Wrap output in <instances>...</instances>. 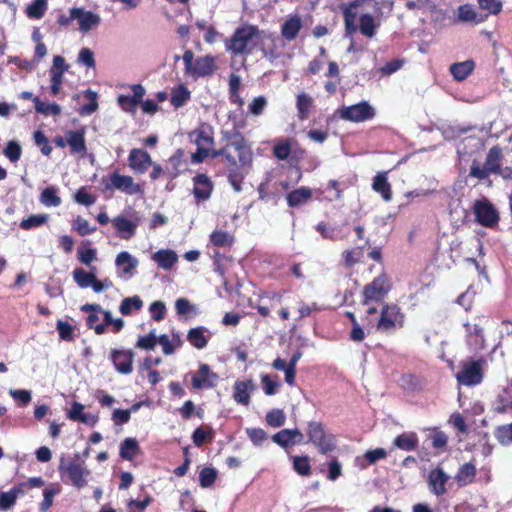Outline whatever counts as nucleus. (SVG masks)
<instances>
[{
  "label": "nucleus",
  "mask_w": 512,
  "mask_h": 512,
  "mask_svg": "<svg viewBox=\"0 0 512 512\" xmlns=\"http://www.w3.org/2000/svg\"><path fill=\"white\" fill-rule=\"evenodd\" d=\"M223 136L227 141L226 145L222 149L210 151L209 155L212 158L223 156L227 161H234V156L237 155L238 162L249 165L252 161V152L242 134L233 129L223 131Z\"/></svg>",
  "instance_id": "nucleus-1"
},
{
  "label": "nucleus",
  "mask_w": 512,
  "mask_h": 512,
  "mask_svg": "<svg viewBox=\"0 0 512 512\" xmlns=\"http://www.w3.org/2000/svg\"><path fill=\"white\" fill-rule=\"evenodd\" d=\"M58 470L62 479L67 477L71 484L78 489L87 484L86 477L90 474L85 466V461L80 458L79 454H75L73 458L62 457Z\"/></svg>",
  "instance_id": "nucleus-2"
},
{
  "label": "nucleus",
  "mask_w": 512,
  "mask_h": 512,
  "mask_svg": "<svg viewBox=\"0 0 512 512\" xmlns=\"http://www.w3.org/2000/svg\"><path fill=\"white\" fill-rule=\"evenodd\" d=\"M306 434L308 442L315 446L320 454L327 455L337 447L336 436L328 432L322 422L309 421Z\"/></svg>",
  "instance_id": "nucleus-3"
},
{
  "label": "nucleus",
  "mask_w": 512,
  "mask_h": 512,
  "mask_svg": "<svg viewBox=\"0 0 512 512\" xmlns=\"http://www.w3.org/2000/svg\"><path fill=\"white\" fill-rule=\"evenodd\" d=\"M101 184L104 191H119L129 196L143 195V187L136 183L133 177L122 175L115 170L112 173L101 178Z\"/></svg>",
  "instance_id": "nucleus-4"
},
{
  "label": "nucleus",
  "mask_w": 512,
  "mask_h": 512,
  "mask_svg": "<svg viewBox=\"0 0 512 512\" xmlns=\"http://www.w3.org/2000/svg\"><path fill=\"white\" fill-rule=\"evenodd\" d=\"M486 360L479 358L461 362V370L455 375L457 382L464 386H475L482 382Z\"/></svg>",
  "instance_id": "nucleus-5"
},
{
  "label": "nucleus",
  "mask_w": 512,
  "mask_h": 512,
  "mask_svg": "<svg viewBox=\"0 0 512 512\" xmlns=\"http://www.w3.org/2000/svg\"><path fill=\"white\" fill-rule=\"evenodd\" d=\"M259 30L254 25H243L238 27L232 37L225 42V48L234 55L247 53V47L254 37H257Z\"/></svg>",
  "instance_id": "nucleus-6"
},
{
  "label": "nucleus",
  "mask_w": 512,
  "mask_h": 512,
  "mask_svg": "<svg viewBox=\"0 0 512 512\" xmlns=\"http://www.w3.org/2000/svg\"><path fill=\"white\" fill-rule=\"evenodd\" d=\"M185 73L193 77H205L214 71V59L211 56H202L194 59L192 50H186L182 56Z\"/></svg>",
  "instance_id": "nucleus-7"
},
{
  "label": "nucleus",
  "mask_w": 512,
  "mask_h": 512,
  "mask_svg": "<svg viewBox=\"0 0 512 512\" xmlns=\"http://www.w3.org/2000/svg\"><path fill=\"white\" fill-rule=\"evenodd\" d=\"M405 316L395 304H385L382 307L377 330L385 333L403 327Z\"/></svg>",
  "instance_id": "nucleus-8"
},
{
  "label": "nucleus",
  "mask_w": 512,
  "mask_h": 512,
  "mask_svg": "<svg viewBox=\"0 0 512 512\" xmlns=\"http://www.w3.org/2000/svg\"><path fill=\"white\" fill-rule=\"evenodd\" d=\"M337 114L342 120L359 123L373 119L375 109L367 101H361L354 105L342 106Z\"/></svg>",
  "instance_id": "nucleus-9"
},
{
  "label": "nucleus",
  "mask_w": 512,
  "mask_h": 512,
  "mask_svg": "<svg viewBox=\"0 0 512 512\" xmlns=\"http://www.w3.org/2000/svg\"><path fill=\"white\" fill-rule=\"evenodd\" d=\"M141 216L137 211H130L129 215L120 214L112 219L117 235L125 240L131 239L141 223Z\"/></svg>",
  "instance_id": "nucleus-10"
},
{
  "label": "nucleus",
  "mask_w": 512,
  "mask_h": 512,
  "mask_svg": "<svg viewBox=\"0 0 512 512\" xmlns=\"http://www.w3.org/2000/svg\"><path fill=\"white\" fill-rule=\"evenodd\" d=\"M390 290V285L386 275L377 276L371 283L367 284L363 290V304L368 305L372 301H381Z\"/></svg>",
  "instance_id": "nucleus-11"
},
{
  "label": "nucleus",
  "mask_w": 512,
  "mask_h": 512,
  "mask_svg": "<svg viewBox=\"0 0 512 512\" xmlns=\"http://www.w3.org/2000/svg\"><path fill=\"white\" fill-rule=\"evenodd\" d=\"M476 220L484 227H493L498 224L499 215L493 204L486 198L477 200L473 205Z\"/></svg>",
  "instance_id": "nucleus-12"
},
{
  "label": "nucleus",
  "mask_w": 512,
  "mask_h": 512,
  "mask_svg": "<svg viewBox=\"0 0 512 512\" xmlns=\"http://www.w3.org/2000/svg\"><path fill=\"white\" fill-rule=\"evenodd\" d=\"M132 95H119L117 103L121 109L129 114L134 115L138 105L141 103L146 90L141 84H133L130 86Z\"/></svg>",
  "instance_id": "nucleus-13"
},
{
  "label": "nucleus",
  "mask_w": 512,
  "mask_h": 512,
  "mask_svg": "<svg viewBox=\"0 0 512 512\" xmlns=\"http://www.w3.org/2000/svg\"><path fill=\"white\" fill-rule=\"evenodd\" d=\"M138 264V259L129 252H120L115 259L118 277L125 281L130 280L135 275Z\"/></svg>",
  "instance_id": "nucleus-14"
},
{
  "label": "nucleus",
  "mask_w": 512,
  "mask_h": 512,
  "mask_svg": "<svg viewBox=\"0 0 512 512\" xmlns=\"http://www.w3.org/2000/svg\"><path fill=\"white\" fill-rule=\"evenodd\" d=\"M72 18H75L79 25V31L84 34L97 28L101 23V17L99 14L85 10L81 7L72 8Z\"/></svg>",
  "instance_id": "nucleus-15"
},
{
  "label": "nucleus",
  "mask_w": 512,
  "mask_h": 512,
  "mask_svg": "<svg viewBox=\"0 0 512 512\" xmlns=\"http://www.w3.org/2000/svg\"><path fill=\"white\" fill-rule=\"evenodd\" d=\"M237 155L234 156V161H228L229 167L227 168V179L233 190L237 193L242 191L241 184L247 174L245 170L246 165H242L240 162L237 163Z\"/></svg>",
  "instance_id": "nucleus-16"
},
{
  "label": "nucleus",
  "mask_w": 512,
  "mask_h": 512,
  "mask_svg": "<svg viewBox=\"0 0 512 512\" xmlns=\"http://www.w3.org/2000/svg\"><path fill=\"white\" fill-rule=\"evenodd\" d=\"M193 195L198 202L206 201L213 191V183L206 174H197L193 178Z\"/></svg>",
  "instance_id": "nucleus-17"
},
{
  "label": "nucleus",
  "mask_w": 512,
  "mask_h": 512,
  "mask_svg": "<svg viewBox=\"0 0 512 512\" xmlns=\"http://www.w3.org/2000/svg\"><path fill=\"white\" fill-rule=\"evenodd\" d=\"M67 145L70 148V153L83 157L87 153L85 142V130H69L66 131Z\"/></svg>",
  "instance_id": "nucleus-18"
},
{
  "label": "nucleus",
  "mask_w": 512,
  "mask_h": 512,
  "mask_svg": "<svg viewBox=\"0 0 512 512\" xmlns=\"http://www.w3.org/2000/svg\"><path fill=\"white\" fill-rule=\"evenodd\" d=\"M466 341L469 348L475 352L484 349V336L481 326L477 323H465Z\"/></svg>",
  "instance_id": "nucleus-19"
},
{
  "label": "nucleus",
  "mask_w": 512,
  "mask_h": 512,
  "mask_svg": "<svg viewBox=\"0 0 512 512\" xmlns=\"http://www.w3.org/2000/svg\"><path fill=\"white\" fill-rule=\"evenodd\" d=\"M128 162L130 168L136 173H144L152 165L150 155L142 149H132L130 151Z\"/></svg>",
  "instance_id": "nucleus-20"
},
{
  "label": "nucleus",
  "mask_w": 512,
  "mask_h": 512,
  "mask_svg": "<svg viewBox=\"0 0 512 512\" xmlns=\"http://www.w3.org/2000/svg\"><path fill=\"white\" fill-rule=\"evenodd\" d=\"M448 480L449 476L444 472L443 468L437 467L431 470L428 477L430 491L437 496L445 494Z\"/></svg>",
  "instance_id": "nucleus-21"
},
{
  "label": "nucleus",
  "mask_w": 512,
  "mask_h": 512,
  "mask_svg": "<svg viewBox=\"0 0 512 512\" xmlns=\"http://www.w3.org/2000/svg\"><path fill=\"white\" fill-rule=\"evenodd\" d=\"M301 356L302 354H293L289 362H286L281 358H277L273 361L272 365L276 370L285 372V382L288 385H293L295 383L296 364Z\"/></svg>",
  "instance_id": "nucleus-22"
},
{
  "label": "nucleus",
  "mask_w": 512,
  "mask_h": 512,
  "mask_svg": "<svg viewBox=\"0 0 512 512\" xmlns=\"http://www.w3.org/2000/svg\"><path fill=\"white\" fill-rule=\"evenodd\" d=\"M212 334L204 326L191 328L187 333V341L198 350H202L207 346Z\"/></svg>",
  "instance_id": "nucleus-23"
},
{
  "label": "nucleus",
  "mask_w": 512,
  "mask_h": 512,
  "mask_svg": "<svg viewBox=\"0 0 512 512\" xmlns=\"http://www.w3.org/2000/svg\"><path fill=\"white\" fill-rule=\"evenodd\" d=\"M487 15L478 13L475 8L470 4H464L458 7L457 22L480 24L484 22Z\"/></svg>",
  "instance_id": "nucleus-24"
},
{
  "label": "nucleus",
  "mask_w": 512,
  "mask_h": 512,
  "mask_svg": "<svg viewBox=\"0 0 512 512\" xmlns=\"http://www.w3.org/2000/svg\"><path fill=\"white\" fill-rule=\"evenodd\" d=\"M152 260L158 267L164 270H170L178 260L177 254L170 249H161L152 255Z\"/></svg>",
  "instance_id": "nucleus-25"
},
{
  "label": "nucleus",
  "mask_w": 512,
  "mask_h": 512,
  "mask_svg": "<svg viewBox=\"0 0 512 512\" xmlns=\"http://www.w3.org/2000/svg\"><path fill=\"white\" fill-rule=\"evenodd\" d=\"M372 189L379 193L383 200L389 202L392 199L391 185L387 179V172H379L373 179Z\"/></svg>",
  "instance_id": "nucleus-26"
},
{
  "label": "nucleus",
  "mask_w": 512,
  "mask_h": 512,
  "mask_svg": "<svg viewBox=\"0 0 512 512\" xmlns=\"http://www.w3.org/2000/svg\"><path fill=\"white\" fill-rule=\"evenodd\" d=\"M312 197V190L307 187H300L286 195L287 204L289 207H299L307 203Z\"/></svg>",
  "instance_id": "nucleus-27"
},
{
  "label": "nucleus",
  "mask_w": 512,
  "mask_h": 512,
  "mask_svg": "<svg viewBox=\"0 0 512 512\" xmlns=\"http://www.w3.org/2000/svg\"><path fill=\"white\" fill-rule=\"evenodd\" d=\"M474 68L475 63L473 60H465L452 64L449 70L453 78L456 81L461 82L473 72Z\"/></svg>",
  "instance_id": "nucleus-28"
},
{
  "label": "nucleus",
  "mask_w": 512,
  "mask_h": 512,
  "mask_svg": "<svg viewBox=\"0 0 512 512\" xmlns=\"http://www.w3.org/2000/svg\"><path fill=\"white\" fill-rule=\"evenodd\" d=\"M183 157L184 153L179 149L169 158L165 173H167L170 178H176L185 170L186 165Z\"/></svg>",
  "instance_id": "nucleus-29"
},
{
  "label": "nucleus",
  "mask_w": 512,
  "mask_h": 512,
  "mask_svg": "<svg viewBox=\"0 0 512 512\" xmlns=\"http://www.w3.org/2000/svg\"><path fill=\"white\" fill-rule=\"evenodd\" d=\"M190 139L199 148L211 150L214 144V139L211 133V129L209 127L193 131L192 133H190Z\"/></svg>",
  "instance_id": "nucleus-30"
},
{
  "label": "nucleus",
  "mask_w": 512,
  "mask_h": 512,
  "mask_svg": "<svg viewBox=\"0 0 512 512\" xmlns=\"http://www.w3.org/2000/svg\"><path fill=\"white\" fill-rule=\"evenodd\" d=\"M418 443V436L415 432H404L398 435L393 441L395 447L404 451L415 450L418 447Z\"/></svg>",
  "instance_id": "nucleus-31"
},
{
  "label": "nucleus",
  "mask_w": 512,
  "mask_h": 512,
  "mask_svg": "<svg viewBox=\"0 0 512 512\" xmlns=\"http://www.w3.org/2000/svg\"><path fill=\"white\" fill-rule=\"evenodd\" d=\"M476 466L469 462L460 466L458 472L455 475V481L459 486H467L474 482L476 477Z\"/></svg>",
  "instance_id": "nucleus-32"
},
{
  "label": "nucleus",
  "mask_w": 512,
  "mask_h": 512,
  "mask_svg": "<svg viewBox=\"0 0 512 512\" xmlns=\"http://www.w3.org/2000/svg\"><path fill=\"white\" fill-rule=\"evenodd\" d=\"M140 452L139 443L135 438H125L120 444L119 454L124 460L132 461Z\"/></svg>",
  "instance_id": "nucleus-33"
},
{
  "label": "nucleus",
  "mask_w": 512,
  "mask_h": 512,
  "mask_svg": "<svg viewBox=\"0 0 512 512\" xmlns=\"http://www.w3.org/2000/svg\"><path fill=\"white\" fill-rule=\"evenodd\" d=\"M302 27L301 19L299 16L289 17L282 25L281 34L283 38L288 41L294 40Z\"/></svg>",
  "instance_id": "nucleus-34"
},
{
  "label": "nucleus",
  "mask_w": 512,
  "mask_h": 512,
  "mask_svg": "<svg viewBox=\"0 0 512 512\" xmlns=\"http://www.w3.org/2000/svg\"><path fill=\"white\" fill-rule=\"evenodd\" d=\"M252 388H253V383L251 380L237 381L234 384V393H233L234 400L237 403L247 406L250 403L249 389H252Z\"/></svg>",
  "instance_id": "nucleus-35"
},
{
  "label": "nucleus",
  "mask_w": 512,
  "mask_h": 512,
  "mask_svg": "<svg viewBox=\"0 0 512 512\" xmlns=\"http://www.w3.org/2000/svg\"><path fill=\"white\" fill-rule=\"evenodd\" d=\"M68 69L69 65L66 64L65 59L62 56H54L52 66L49 70L50 81L63 83V76Z\"/></svg>",
  "instance_id": "nucleus-36"
},
{
  "label": "nucleus",
  "mask_w": 512,
  "mask_h": 512,
  "mask_svg": "<svg viewBox=\"0 0 512 512\" xmlns=\"http://www.w3.org/2000/svg\"><path fill=\"white\" fill-rule=\"evenodd\" d=\"M399 385L402 390L414 393L423 389L425 381L422 377L413 374H404L399 380Z\"/></svg>",
  "instance_id": "nucleus-37"
},
{
  "label": "nucleus",
  "mask_w": 512,
  "mask_h": 512,
  "mask_svg": "<svg viewBox=\"0 0 512 512\" xmlns=\"http://www.w3.org/2000/svg\"><path fill=\"white\" fill-rule=\"evenodd\" d=\"M134 354H111V361L115 369L122 374H129L133 369Z\"/></svg>",
  "instance_id": "nucleus-38"
},
{
  "label": "nucleus",
  "mask_w": 512,
  "mask_h": 512,
  "mask_svg": "<svg viewBox=\"0 0 512 512\" xmlns=\"http://www.w3.org/2000/svg\"><path fill=\"white\" fill-rule=\"evenodd\" d=\"M502 159V150L499 146H493L487 153L484 166L491 174H496L499 171Z\"/></svg>",
  "instance_id": "nucleus-39"
},
{
  "label": "nucleus",
  "mask_w": 512,
  "mask_h": 512,
  "mask_svg": "<svg viewBox=\"0 0 512 512\" xmlns=\"http://www.w3.org/2000/svg\"><path fill=\"white\" fill-rule=\"evenodd\" d=\"M157 343L162 347V352H174L182 345V339L178 333H173L172 337L166 334L157 336Z\"/></svg>",
  "instance_id": "nucleus-40"
},
{
  "label": "nucleus",
  "mask_w": 512,
  "mask_h": 512,
  "mask_svg": "<svg viewBox=\"0 0 512 512\" xmlns=\"http://www.w3.org/2000/svg\"><path fill=\"white\" fill-rule=\"evenodd\" d=\"M214 434L212 427L200 426L194 430L192 434V441L195 446L202 447L204 443L211 442L213 440Z\"/></svg>",
  "instance_id": "nucleus-41"
},
{
  "label": "nucleus",
  "mask_w": 512,
  "mask_h": 512,
  "mask_svg": "<svg viewBox=\"0 0 512 512\" xmlns=\"http://www.w3.org/2000/svg\"><path fill=\"white\" fill-rule=\"evenodd\" d=\"M95 267L91 268L90 272L85 271L82 268H76L73 271V279L80 288H88L93 283L95 276Z\"/></svg>",
  "instance_id": "nucleus-42"
},
{
  "label": "nucleus",
  "mask_w": 512,
  "mask_h": 512,
  "mask_svg": "<svg viewBox=\"0 0 512 512\" xmlns=\"http://www.w3.org/2000/svg\"><path fill=\"white\" fill-rule=\"evenodd\" d=\"M40 202L46 207H58L61 204L58 189L55 186L46 187L41 192Z\"/></svg>",
  "instance_id": "nucleus-43"
},
{
  "label": "nucleus",
  "mask_w": 512,
  "mask_h": 512,
  "mask_svg": "<svg viewBox=\"0 0 512 512\" xmlns=\"http://www.w3.org/2000/svg\"><path fill=\"white\" fill-rule=\"evenodd\" d=\"M190 99V91L185 85H179L171 92L170 102L175 108L182 107Z\"/></svg>",
  "instance_id": "nucleus-44"
},
{
  "label": "nucleus",
  "mask_w": 512,
  "mask_h": 512,
  "mask_svg": "<svg viewBox=\"0 0 512 512\" xmlns=\"http://www.w3.org/2000/svg\"><path fill=\"white\" fill-rule=\"evenodd\" d=\"M496 412L506 413L512 409V387H505L497 396Z\"/></svg>",
  "instance_id": "nucleus-45"
},
{
  "label": "nucleus",
  "mask_w": 512,
  "mask_h": 512,
  "mask_svg": "<svg viewBox=\"0 0 512 512\" xmlns=\"http://www.w3.org/2000/svg\"><path fill=\"white\" fill-rule=\"evenodd\" d=\"M377 24L371 14H362L359 18V30L361 34L372 38L376 33Z\"/></svg>",
  "instance_id": "nucleus-46"
},
{
  "label": "nucleus",
  "mask_w": 512,
  "mask_h": 512,
  "mask_svg": "<svg viewBox=\"0 0 512 512\" xmlns=\"http://www.w3.org/2000/svg\"><path fill=\"white\" fill-rule=\"evenodd\" d=\"M313 105V99L306 93H300L297 96L296 107L298 110V116L301 120L308 118L310 109Z\"/></svg>",
  "instance_id": "nucleus-47"
},
{
  "label": "nucleus",
  "mask_w": 512,
  "mask_h": 512,
  "mask_svg": "<svg viewBox=\"0 0 512 512\" xmlns=\"http://www.w3.org/2000/svg\"><path fill=\"white\" fill-rule=\"evenodd\" d=\"M47 11V0H33L26 8V14L30 19H41Z\"/></svg>",
  "instance_id": "nucleus-48"
},
{
  "label": "nucleus",
  "mask_w": 512,
  "mask_h": 512,
  "mask_svg": "<svg viewBox=\"0 0 512 512\" xmlns=\"http://www.w3.org/2000/svg\"><path fill=\"white\" fill-rule=\"evenodd\" d=\"M176 313L179 316L191 317L197 314V308L186 298H178L175 301Z\"/></svg>",
  "instance_id": "nucleus-49"
},
{
  "label": "nucleus",
  "mask_w": 512,
  "mask_h": 512,
  "mask_svg": "<svg viewBox=\"0 0 512 512\" xmlns=\"http://www.w3.org/2000/svg\"><path fill=\"white\" fill-rule=\"evenodd\" d=\"M33 102L37 113L44 115H59L61 113V108L56 103H45L38 97L33 98Z\"/></svg>",
  "instance_id": "nucleus-50"
},
{
  "label": "nucleus",
  "mask_w": 512,
  "mask_h": 512,
  "mask_svg": "<svg viewBox=\"0 0 512 512\" xmlns=\"http://www.w3.org/2000/svg\"><path fill=\"white\" fill-rule=\"evenodd\" d=\"M209 366L201 364L197 374L192 377V386L195 389H201L205 386H212L208 382Z\"/></svg>",
  "instance_id": "nucleus-51"
},
{
  "label": "nucleus",
  "mask_w": 512,
  "mask_h": 512,
  "mask_svg": "<svg viewBox=\"0 0 512 512\" xmlns=\"http://www.w3.org/2000/svg\"><path fill=\"white\" fill-rule=\"evenodd\" d=\"M293 469L301 476L311 475L310 458L307 455L293 457Z\"/></svg>",
  "instance_id": "nucleus-52"
},
{
  "label": "nucleus",
  "mask_w": 512,
  "mask_h": 512,
  "mask_svg": "<svg viewBox=\"0 0 512 512\" xmlns=\"http://www.w3.org/2000/svg\"><path fill=\"white\" fill-rule=\"evenodd\" d=\"M217 470L213 467H204L199 473V484L202 488L211 487L217 479Z\"/></svg>",
  "instance_id": "nucleus-53"
},
{
  "label": "nucleus",
  "mask_w": 512,
  "mask_h": 512,
  "mask_svg": "<svg viewBox=\"0 0 512 512\" xmlns=\"http://www.w3.org/2000/svg\"><path fill=\"white\" fill-rule=\"evenodd\" d=\"M47 221L48 215L46 214L31 215L20 222V228L23 230H31L44 225Z\"/></svg>",
  "instance_id": "nucleus-54"
},
{
  "label": "nucleus",
  "mask_w": 512,
  "mask_h": 512,
  "mask_svg": "<svg viewBox=\"0 0 512 512\" xmlns=\"http://www.w3.org/2000/svg\"><path fill=\"white\" fill-rule=\"evenodd\" d=\"M210 241L214 246L226 247L233 243V236L226 231L216 230L210 235Z\"/></svg>",
  "instance_id": "nucleus-55"
},
{
  "label": "nucleus",
  "mask_w": 512,
  "mask_h": 512,
  "mask_svg": "<svg viewBox=\"0 0 512 512\" xmlns=\"http://www.w3.org/2000/svg\"><path fill=\"white\" fill-rule=\"evenodd\" d=\"M143 305L142 300L139 296H133L125 298L120 305V312L123 315H128L132 312V310H139Z\"/></svg>",
  "instance_id": "nucleus-56"
},
{
  "label": "nucleus",
  "mask_w": 512,
  "mask_h": 512,
  "mask_svg": "<svg viewBox=\"0 0 512 512\" xmlns=\"http://www.w3.org/2000/svg\"><path fill=\"white\" fill-rule=\"evenodd\" d=\"M495 437L502 445L512 443V422L510 424L501 425L496 428Z\"/></svg>",
  "instance_id": "nucleus-57"
},
{
  "label": "nucleus",
  "mask_w": 512,
  "mask_h": 512,
  "mask_svg": "<svg viewBox=\"0 0 512 512\" xmlns=\"http://www.w3.org/2000/svg\"><path fill=\"white\" fill-rule=\"evenodd\" d=\"M480 9L487 12L488 15H498L502 11L503 4L501 0H477Z\"/></svg>",
  "instance_id": "nucleus-58"
},
{
  "label": "nucleus",
  "mask_w": 512,
  "mask_h": 512,
  "mask_svg": "<svg viewBox=\"0 0 512 512\" xmlns=\"http://www.w3.org/2000/svg\"><path fill=\"white\" fill-rule=\"evenodd\" d=\"M261 382L263 386V391L268 396L276 394L278 392L279 387L281 386V383L277 378L273 379L268 374H264L261 376Z\"/></svg>",
  "instance_id": "nucleus-59"
},
{
  "label": "nucleus",
  "mask_w": 512,
  "mask_h": 512,
  "mask_svg": "<svg viewBox=\"0 0 512 512\" xmlns=\"http://www.w3.org/2000/svg\"><path fill=\"white\" fill-rule=\"evenodd\" d=\"M286 416L281 409H272L266 415V422L271 427H281L285 424Z\"/></svg>",
  "instance_id": "nucleus-60"
},
{
  "label": "nucleus",
  "mask_w": 512,
  "mask_h": 512,
  "mask_svg": "<svg viewBox=\"0 0 512 512\" xmlns=\"http://www.w3.org/2000/svg\"><path fill=\"white\" fill-rule=\"evenodd\" d=\"M85 96L88 98L89 103L81 107L80 114L81 115H91L98 108L97 93L88 89L85 92Z\"/></svg>",
  "instance_id": "nucleus-61"
},
{
  "label": "nucleus",
  "mask_w": 512,
  "mask_h": 512,
  "mask_svg": "<svg viewBox=\"0 0 512 512\" xmlns=\"http://www.w3.org/2000/svg\"><path fill=\"white\" fill-rule=\"evenodd\" d=\"M3 153L11 162L15 163L20 159L22 149L16 141H9L3 150Z\"/></svg>",
  "instance_id": "nucleus-62"
},
{
  "label": "nucleus",
  "mask_w": 512,
  "mask_h": 512,
  "mask_svg": "<svg viewBox=\"0 0 512 512\" xmlns=\"http://www.w3.org/2000/svg\"><path fill=\"white\" fill-rule=\"evenodd\" d=\"M272 441L282 448H287L293 445L292 436H290V429H282L272 436Z\"/></svg>",
  "instance_id": "nucleus-63"
},
{
  "label": "nucleus",
  "mask_w": 512,
  "mask_h": 512,
  "mask_svg": "<svg viewBox=\"0 0 512 512\" xmlns=\"http://www.w3.org/2000/svg\"><path fill=\"white\" fill-rule=\"evenodd\" d=\"M153 502V498L150 495H146L143 500H129L127 506L129 512H144L147 506Z\"/></svg>",
  "instance_id": "nucleus-64"
}]
</instances>
